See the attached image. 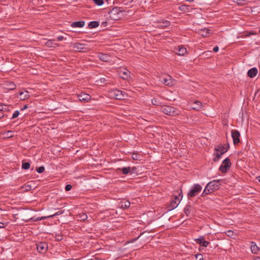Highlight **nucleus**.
<instances>
[{"mask_svg": "<svg viewBox=\"0 0 260 260\" xmlns=\"http://www.w3.org/2000/svg\"><path fill=\"white\" fill-rule=\"evenodd\" d=\"M220 185V180H212L206 185L202 194V197H205L214 191L217 190Z\"/></svg>", "mask_w": 260, "mask_h": 260, "instance_id": "f257e3e1", "label": "nucleus"}, {"mask_svg": "<svg viewBox=\"0 0 260 260\" xmlns=\"http://www.w3.org/2000/svg\"><path fill=\"white\" fill-rule=\"evenodd\" d=\"M109 97L118 100H122L127 97V94L124 92L117 89H112L108 91Z\"/></svg>", "mask_w": 260, "mask_h": 260, "instance_id": "f03ea898", "label": "nucleus"}, {"mask_svg": "<svg viewBox=\"0 0 260 260\" xmlns=\"http://www.w3.org/2000/svg\"><path fill=\"white\" fill-rule=\"evenodd\" d=\"M161 111L164 114L171 116H175L181 113L179 110L170 106H162L161 108Z\"/></svg>", "mask_w": 260, "mask_h": 260, "instance_id": "7ed1b4c3", "label": "nucleus"}, {"mask_svg": "<svg viewBox=\"0 0 260 260\" xmlns=\"http://www.w3.org/2000/svg\"><path fill=\"white\" fill-rule=\"evenodd\" d=\"M202 189V187L199 184H196L191 187L190 191L188 192V198H192L197 196Z\"/></svg>", "mask_w": 260, "mask_h": 260, "instance_id": "20e7f679", "label": "nucleus"}, {"mask_svg": "<svg viewBox=\"0 0 260 260\" xmlns=\"http://www.w3.org/2000/svg\"><path fill=\"white\" fill-rule=\"evenodd\" d=\"M231 162L229 158H226L223 161L220 167L219 170L222 173H226L228 169L230 168Z\"/></svg>", "mask_w": 260, "mask_h": 260, "instance_id": "39448f33", "label": "nucleus"}, {"mask_svg": "<svg viewBox=\"0 0 260 260\" xmlns=\"http://www.w3.org/2000/svg\"><path fill=\"white\" fill-rule=\"evenodd\" d=\"M48 244L44 242H40L37 244V249L39 252L45 253L48 250Z\"/></svg>", "mask_w": 260, "mask_h": 260, "instance_id": "423d86ee", "label": "nucleus"}, {"mask_svg": "<svg viewBox=\"0 0 260 260\" xmlns=\"http://www.w3.org/2000/svg\"><path fill=\"white\" fill-rule=\"evenodd\" d=\"M232 137L233 140V143L234 145H237L240 142V133L236 129H233L231 131Z\"/></svg>", "mask_w": 260, "mask_h": 260, "instance_id": "0eeeda50", "label": "nucleus"}, {"mask_svg": "<svg viewBox=\"0 0 260 260\" xmlns=\"http://www.w3.org/2000/svg\"><path fill=\"white\" fill-rule=\"evenodd\" d=\"M181 198H182V196H181ZM181 199L182 198L180 199L179 197L175 196L174 199L170 201V209L169 210H171L176 208L178 206L179 203L180 202Z\"/></svg>", "mask_w": 260, "mask_h": 260, "instance_id": "6e6552de", "label": "nucleus"}, {"mask_svg": "<svg viewBox=\"0 0 260 260\" xmlns=\"http://www.w3.org/2000/svg\"><path fill=\"white\" fill-rule=\"evenodd\" d=\"M131 72L127 69L119 71V75L124 80H128L130 78Z\"/></svg>", "mask_w": 260, "mask_h": 260, "instance_id": "1a4fd4ad", "label": "nucleus"}, {"mask_svg": "<svg viewBox=\"0 0 260 260\" xmlns=\"http://www.w3.org/2000/svg\"><path fill=\"white\" fill-rule=\"evenodd\" d=\"M78 98L81 102H88L90 100L91 96L87 93H81L78 95Z\"/></svg>", "mask_w": 260, "mask_h": 260, "instance_id": "9d476101", "label": "nucleus"}, {"mask_svg": "<svg viewBox=\"0 0 260 260\" xmlns=\"http://www.w3.org/2000/svg\"><path fill=\"white\" fill-rule=\"evenodd\" d=\"M73 48L78 51H85L87 49V48L84 44L75 43L73 45Z\"/></svg>", "mask_w": 260, "mask_h": 260, "instance_id": "9b49d317", "label": "nucleus"}, {"mask_svg": "<svg viewBox=\"0 0 260 260\" xmlns=\"http://www.w3.org/2000/svg\"><path fill=\"white\" fill-rule=\"evenodd\" d=\"M175 52L178 55L184 56L186 54L187 50L185 47L179 46L178 48L175 49Z\"/></svg>", "mask_w": 260, "mask_h": 260, "instance_id": "f8f14e48", "label": "nucleus"}, {"mask_svg": "<svg viewBox=\"0 0 260 260\" xmlns=\"http://www.w3.org/2000/svg\"><path fill=\"white\" fill-rule=\"evenodd\" d=\"M197 243L202 245L203 247H207L210 244V242L206 241L203 237H200L199 238L195 240Z\"/></svg>", "mask_w": 260, "mask_h": 260, "instance_id": "ddd939ff", "label": "nucleus"}, {"mask_svg": "<svg viewBox=\"0 0 260 260\" xmlns=\"http://www.w3.org/2000/svg\"><path fill=\"white\" fill-rule=\"evenodd\" d=\"M229 147H230V145L229 144H227L226 147H225L222 145H219L215 147V150L217 152H223V153H224L226 151H228Z\"/></svg>", "mask_w": 260, "mask_h": 260, "instance_id": "4468645a", "label": "nucleus"}, {"mask_svg": "<svg viewBox=\"0 0 260 260\" xmlns=\"http://www.w3.org/2000/svg\"><path fill=\"white\" fill-rule=\"evenodd\" d=\"M130 205L131 203L128 201L123 200L119 203L118 207L122 209H127L130 206Z\"/></svg>", "mask_w": 260, "mask_h": 260, "instance_id": "2eb2a0df", "label": "nucleus"}, {"mask_svg": "<svg viewBox=\"0 0 260 260\" xmlns=\"http://www.w3.org/2000/svg\"><path fill=\"white\" fill-rule=\"evenodd\" d=\"M98 57L100 60L105 62H108L111 60L110 56L107 54L99 53L98 54Z\"/></svg>", "mask_w": 260, "mask_h": 260, "instance_id": "dca6fc26", "label": "nucleus"}, {"mask_svg": "<svg viewBox=\"0 0 260 260\" xmlns=\"http://www.w3.org/2000/svg\"><path fill=\"white\" fill-rule=\"evenodd\" d=\"M20 99L22 101L28 99L30 97L28 92L27 90L20 91L19 92Z\"/></svg>", "mask_w": 260, "mask_h": 260, "instance_id": "f3484780", "label": "nucleus"}, {"mask_svg": "<svg viewBox=\"0 0 260 260\" xmlns=\"http://www.w3.org/2000/svg\"><path fill=\"white\" fill-rule=\"evenodd\" d=\"M194 106L192 109L197 111H200L203 107L202 103L199 101H195L193 103Z\"/></svg>", "mask_w": 260, "mask_h": 260, "instance_id": "a211bd4d", "label": "nucleus"}, {"mask_svg": "<svg viewBox=\"0 0 260 260\" xmlns=\"http://www.w3.org/2000/svg\"><path fill=\"white\" fill-rule=\"evenodd\" d=\"M250 248L251 251L253 253H257V252L259 250V248L256 245L255 242H250Z\"/></svg>", "mask_w": 260, "mask_h": 260, "instance_id": "6ab92c4d", "label": "nucleus"}, {"mask_svg": "<svg viewBox=\"0 0 260 260\" xmlns=\"http://www.w3.org/2000/svg\"><path fill=\"white\" fill-rule=\"evenodd\" d=\"M257 74V69L256 68H253L251 69H250L248 72L247 75L250 78H253Z\"/></svg>", "mask_w": 260, "mask_h": 260, "instance_id": "aec40b11", "label": "nucleus"}, {"mask_svg": "<svg viewBox=\"0 0 260 260\" xmlns=\"http://www.w3.org/2000/svg\"><path fill=\"white\" fill-rule=\"evenodd\" d=\"M54 40H49L48 41H47L45 43V45L48 47H53V48H56V47H58L59 46V44L54 43Z\"/></svg>", "mask_w": 260, "mask_h": 260, "instance_id": "412c9836", "label": "nucleus"}, {"mask_svg": "<svg viewBox=\"0 0 260 260\" xmlns=\"http://www.w3.org/2000/svg\"><path fill=\"white\" fill-rule=\"evenodd\" d=\"M161 81L165 85H168V86H172L173 85V81L172 80V78L170 76H169L168 77H167L166 78H163Z\"/></svg>", "mask_w": 260, "mask_h": 260, "instance_id": "4be33fe9", "label": "nucleus"}, {"mask_svg": "<svg viewBox=\"0 0 260 260\" xmlns=\"http://www.w3.org/2000/svg\"><path fill=\"white\" fill-rule=\"evenodd\" d=\"M85 25L84 21H79L73 22L71 26L73 27H82Z\"/></svg>", "mask_w": 260, "mask_h": 260, "instance_id": "5701e85b", "label": "nucleus"}, {"mask_svg": "<svg viewBox=\"0 0 260 260\" xmlns=\"http://www.w3.org/2000/svg\"><path fill=\"white\" fill-rule=\"evenodd\" d=\"M158 27L161 28H165L169 26L170 25V22L167 20H164L158 23Z\"/></svg>", "mask_w": 260, "mask_h": 260, "instance_id": "b1692460", "label": "nucleus"}, {"mask_svg": "<svg viewBox=\"0 0 260 260\" xmlns=\"http://www.w3.org/2000/svg\"><path fill=\"white\" fill-rule=\"evenodd\" d=\"M63 213V212L62 211H58L56 213H55V214H53V215H49L48 216H44V217H41L40 218H38L37 219V220H42V219H46V218H51V217H53L54 216H57V215H60L61 214H62Z\"/></svg>", "mask_w": 260, "mask_h": 260, "instance_id": "393cba45", "label": "nucleus"}, {"mask_svg": "<svg viewBox=\"0 0 260 260\" xmlns=\"http://www.w3.org/2000/svg\"><path fill=\"white\" fill-rule=\"evenodd\" d=\"M77 217L78 218V219L80 221H84V220H86L87 218V215L85 213H81L79 214L77 216Z\"/></svg>", "mask_w": 260, "mask_h": 260, "instance_id": "a878e982", "label": "nucleus"}, {"mask_svg": "<svg viewBox=\"0 0 260 260\" xmlns=\"http://www.w3.org/2000/svg\"><path fill=\"white\" fill-rule=\"evenodd\" d=\"M118 170H120V171H121L123 174L124 175H127L129 173H130V172L131 171V168L129 167H124L123 168H121V169H118Z\"/></svg>", "mask_w": 260, "mask_h": 260, "instance_id": "bb28decb", "label": "nucleus"}, {"mask_svg": "<svg viewBox=\"0 0 260 260\" xmlns=\"http://www.w3.org/2000/svg\"><path fill=\"white\" fill-rule=\"evenodd\" d=\"M226 235L229 237H231L233 239H235L236 237L237 234L234 231L229 230L226 232H225Z\"/></svg>", "mask_w": 260, "mask_h": 260, "instance_id": "cd10ccee", "label": "nucleus"}, {"mask_svg": "<svg viewBox=\"0 0 260 260\" xmlns=\"http://www.w3.org/2000/svg\"><path fill=\"white\" fill-rule=\"evenodd\" d=\"M99 25V22L96 21H93L89 22L88 24V27L89 28H93L97 27Z\"/></svg>", "mask_w": 260, "mask_h": 260, "instance_id": "c85d7f7f", "label": "nucleus"}, {"mask_svg": "<svg viewBox=\"0 0 260 260\" xmlns=\"http://www.w3.org/2000/svg\"><path fill=\"white\" fill-rule=\"evenodd\" d=\"M189 9V6L185 5H182L179 7V10L182 12H187Z\"/></svg>", "mask_w": 260, "mask_h": 260, "instance_id": "c756f323", "label": "nucleus"}, {"mask_svg": "<svg viewBox=\"0 0 260 260\" xmlns=\"http://www.w3.org/2000/svg\"><path fill=\"white\" fill-rule=\"evenodd\" d=\"M190 209H191V206L190 205H187L185 208H184V212L186 214V215L187 216H188L190 212H191V210H190Z\"/></svg>", "mask_w": 260, "mask_h": 260, "instance_id": "7c9ffc66", "label": "nucleus"}, {"mask_svg": "<svg viewBox=\"0 0 260 260\" xmlns=\"http://www.w3.org/2000/svg\"><path fill=\"white\" fill-rule=\"evenodd\" d=\"M153 105L155 106H161V103L157 98H153L151 100Z\"/></svg>", "mask_w": 260, "mask_h": 260, "instance_id": "2f4dec72", "label": "nucleus"}, {"mask_svg": "<svg viewBox=\"0 0 260 260\" xmlns=\"http://www.w3.org/2000/svg\"><path fill=\"white\" fill-rule=\"evenodd\" d=\"M131 157L133 160H140L141 156L137 153H134L132 154Z\"/></svg>", "mask_w": 260, "mask_h": 260, "instance_id": "473e14b6", "label": "nucleus"}, {"mask_svg": "<svg viewBox=\"0 0 260 260\" xmlns=\"http://www.w3.org/2000/svg\"><path fill=\"white\" fill-rule=\"evenodd\" d=\"M30 165L28 162H22V168L24 170H27L30 168Z\"/></svg>", "mask_w": 260, "mask_h": 260, "instance_id": "72a5a7b5", "label": "nucleus"}, {"mask_svg": "<svg viewBox=\"0 0 260 260\" xmlns=\"http://www.w3.org/2000/svg\"><path fill=\"white\" fill-rule=\"evenodd\" d=\"M249 2V0H237V3L239 5H244Z\"/></svg>", "mask_w": 260, "mask_h": 260, "instance_id": "f704fd0d", "label": "nucleus"}, {"mask_svg": "<svg viewBox=\"0 0 260 260\" xmlns=\"http://www.w3.org/2000/svg\"><path fill=\"white\" fill-rule=\"evenodd\" d=\"M16 85L13 82H11L8 84V89L9 90H14L16 88Z\"/></svg>", "mask_w": 260, "mask_h": 260, "instance_id": "c9c22d12", "label": "nucleus"}, {"mask_svg": "<svg viewBox=\"0 0 260 260\" xmlns=\"http://www.w3.org/2000/svg\"><path fill=\"white\" fill-rule=\"evenodd\" d=\"M94 4L99 6H101L104 4L103 0H92Z\"/></svg>", "mask_w": 260, "mask_h": 260, "instance_id": "e433bc0d", "label": "nucleus"}, {"mask_svg": "<svg viewBox=\"0 0 260 260\" xmlns=\"http://www.w3.org/2000/svg\"><path fill=\"white\" fill-rule=\"evenodd\" d=\"M223 152H217L216 155V158H214V160L215 161H218L219 158H220L221 156L223 154Z\"/></svg>", "mask_w": 260, "mask_h": 260, "instance_id": "4c0bfd02", "label": "nucleus"}, {"mask_svg": "<svg viewBox=\"0 0 260 260\" xmlns=\"http://www.w3.org/2000/svg\"><path fill=\"white\" fill-rule=\"evenodd\" d=\"M45 171V168L43 166L40 167L36 169V171L38 173H42Z\"/></svg>", "mask_w": 260, "mask_h": 260, "instance_id": "58836bf2", "label": "nucleus"}, {"mask_svg": "<svg viewBox=\"0 0 260 260\" xmlns=\"http://www.w3.org/2000/svg\"><path fill=\"white\" fill-rule=\"evenodd\" d=\"M55 238L56 241H60L62 239V236L61 235V234H56Z\"/></svg>", "mask_w": 260, "mask_h": 260, "instance_id": "ea45409f", "label": "nucleus"}, {"mask_svg": "<svg viewBox=\"0 0 260 260\" xmlns=\"http://www.w3.org/2000/svg\"><path fill=\"white\" fill-rule=\"evenodd\" d=\"M196 260H203V256L202 254H197L195 255Z\"/></svg>", "mask_w": 260, "mask_h": 260, "instance_id": "a19ab883", "label": "nucleus"}, {"mask_svg": "<svg viewBox=\"0 0 260 260\" xmlns=\"http://www.w3.org/2000/svg\"><path fill=\"white\" fill-rule=\"evenodd\" d=\"M5 135H6V137L7 138H11L13 137L12 132L10 131L6 132Z\"/></svg>", "mask_w": 260, "mask_h": 260, "instance_id": "79ce46f5", "label": "nucleus"}, {"mask_svg": "<svg viewBox=\"0 0 260 260\" xmlns=\"http://www.w3.org/2000/svg\"><path fill=\"white\" fill-rule=\"evenodd\" d=\"M23 188H25V190L29 191L31 189V186L30 184H25Z\"/></svg>", "mask_w": 260, "mask_h": 260, "instance_id": "37998d69", "label": "nucleus"}, {"mask_svg": "<svg viewBox=\"0 0 260 260\" xmlns=\"http://www.w3.org/2000/svg\"><path fill=\"white\" fill-rule=\"evenodd\" d=\"M19 115V111L18 110L15 111L12 116V118H15L18 116Z\"/></svg>", "mask_w": 260, "mask_h": 260, "instance_id": "c03bdc74", "label": "nucleus"}, {"mask_svg": "<svg viewBox=\"0 0 260 260\" xmlns=\"http://www.w3.org/2000/svg\"><path fill=\"white\" fill-rule=\"evenodd\" d=\"M72 188V186L71 184H68L66 186L65 189L66 191H70Z\"/></svg>", "mask_w": 260, "mask_h": 260, "instance_id": "a18cd8bd", "label": "nucleus"}, {"mask_svg": "<svg viewBox=\"0 0 260 260\" xmlns=\"http://www.w3.org/2000/svg\"><path fill=\"white\" fill-rule=\"evenodd\" d=\"M209 29H206V31H205L204 30H203V33L201 35L204 36V37H206L207 36V35L209 34Z\"/></svg>", "mask_w": 260, "mask_h": 260, "instance_id": "49530a36", "label": "nucleus"}, {"mask_svg": "<svg viewBox=\"0 0 260 260\" xmlns=\"http://www.w3.org/2000/svg\"><path fill=\"white\" fill-rule=\"evenodd\" d=\"M136 170H137V168L136 167H133L131 168V171L130 172V173L131 174H133L136 172Z\"/></svg>", "mask_w": 260, "mask_h": 260, "instance_id": "de8ad7c7", "label": "nucleus"}, {"mask_svg": "<svg viewBox=\"0 0 260 260\" xmlns=\"http://www.w3.org/2000/svg\"><path fill=\"white\" fill-rule=\"evenodd\" d=\"M64 39V37L62 36H60L57 37V40L58 41H61Z\"/></svg>", "mask_w": 260, "mask_h": 260, "instance_id": "09e8293b", "label": "nucleus"}, {"mask_svg": "<svg viewBox=\"0 0 260 260\" xmlns=\"http://www.w3.org/2000/svg\"><path fill=\"white\" fill-rule=\"evenodd\" d=\"M218 50H219V48L217 46H215L213 49V51H214L215 52H217L218 51Z\"/></svg>", "mask_w": 260, "mask_h": 260, "instance_id": "8fccbe9b", "label": "nucleus"}, {"mask_svg": "<svg viewBox=\"0 0 260 260\" xmlns=\"http://www.w3.org/2000/svg\"><path fill=\"white\" fill-rule=\"evenodd\" d=\"M28 108V106L27 105H25L23 106L22 108H21V110L23 111L24 110Z\"/></svg>", "mask_w": 260, "mask_h": 260, "instance_id": "3c124183", "label": "nucleus"}, {"mask_svg": "<svg viewBox=\"0 0 260 260\" xmlns=\"http://www.w3.org/2000/svg\"><path fill=\"white\" fill-rule=\"evenodd\" d=\"M256 32H254V31H251L249 32L248 35H256Z\"/></svg>", "mask_w": 260, "mask_h": 260, "instance_id": "603ef678", "label": "nucleus"}, {"mask_svg": "<svg viewBox=\"0 0 260 260\" xmlns=\"http://www.w3.org/2000/svg\"><path fill=\"white\" fill-rule=\"evenodd\" d=\"M5 223L3 222H0V228H5Z\"/></svg>", "mask_w": 260, "mask_h": 260, "instance_id": "864d4df0", "label": "nucleus"}, {"mask_svg": "<svg viewBox=\"0 0 260 260\" xmlns=\"http://www.w3.org/2000/svg\"><path fill=\"white\" fill-rule=\"evenodd\" d=\"M142 234H141L137 238L134 239L132 240V242L136 241L139 237L142 235Z\"/></svg>", "mask_w": 260, "mask_h": 260, "instance_id": "5fc2aeb1", "label": "nucleus"}, {"mask_svg": "<svg viewBox=\"0 0 260 260\" xmlns=\"http://www.w3.org/2000/svg\"><path fill=\"white\" fill-rule=\"evenodd\" d=\"M101 82L105 83L106 82V79L104 78H101Z\"/></svg>", "mask_w": 260, "mask_h": 260, "instance_id": "6e6d98bb", "label": "nucleus"}, {"mask_svg": "<svg viewBox=\"0 0 260 260\" xmlns=\"http://www.w3.org/2000/svg\"><path fill=\"white\" fill-rule=\"evenodd\" d=\"M117 9L116 8H113L112 10V12H117Z\"/></svg>", "mask_w": 260, "mask_h": 260, "instance_id": "4d7b16f0", "label": "nucleus"}, {"mask_svg": "<svg viewBox=\"0 0 260 260\" xmlns=\"http://www.w3.org/2000/svg\"><path fill=\"white\" fill-rule=\"evenodd\" d=\"M89 260H100L99 259H98V258L96 257H95V258H92V259H89Z\"/></svg>", "mask_w": 260, "mask_h": 260, "instance_id": "13d9d810", "label": "nucleus"}, {"mask_svg": "<svg viewBox=\"0 0 260 260\" xmlns=\"http://www.w3.org/2000/svg\"><path fill=\"white\" fill-rule=\"evenodd\" d=\"M254 260H260V257H256V258H255L254 259Z\"/></svg>", "mask_w": 260, "mask_h": 260, "instance_id": "bf43d9fd", "label": "nucleus"}, {"mask_svg": "<svg viewBox=\"0 0 260 260\" xmlns=\"http://www.w3.org/2000/svg\"><path fill=\"white\" fill-rule=\"evenodd\" d=\"M257 180L260 182V176H258V177H257Z\"/></svg>", "mask_w": 260, "mask_h": 260, "instance_id": "052dcab7", "label": "nucleus"}, {"mask_svg": "<svg viewBox=\"0 0 260 260\" xmlns=\"http://www.w3.org/2000/svg\"><path fill=\"white\" fill-rule=\"evenodd\" d=\"M186 1L189 2H193L194 0H186Z\"/></svg>", "mask_w": 260, "mask_h": 260, "instance_id": "680f3d73", "label": "nucleus"}, {"mask_svg": "<svg viewBox=\"0 0 260 260\" xmlns=\"http://www.w3.org/2000/svg\"><path fill=\"white\" fill-rule=\"evenodd\" d=\"M67 260H74V259L73 258H70V259H68Z\"/></svg>", "mask_w": 260, "mask_h": 260, "instance_id": "e2e57ef3", "label": "nucleus"}, {"mask_svg": "<svg viewBox=\"0 0 260 260\" xmlns=\"http://www.w3.org/2000/svg\"><path fill=\"white\" fill-rule=\"evenodd\" d=\"M237 0H234V2L237 3Z\"/></svg>", "mask_w": 260, "mask_h": 260, "instance_id": "0e129e2a", "label": "nucleus"}, {"mask_svg": "<svg viewBox=\"0 0 260 260\" xmlns=\"http://www.w3.org/2000/svg\"><path fill=\"white\" fill-rule=\"evenodd\" d=\"M259 33L260 34V29H259Z\"/></svg>", "mask_w": 260, "mask_h": 260, "instance_id": "69168bd1", "label": "nucleus"}, {"mask_svg": "<svg viewBox=\"0 0 260 260\" xmlns=\"http://www.w3.org/2000/svg\"><path fill=\"white\" fill-rule=\"evenodd\" d=\"M0 110H2V109H1V107H0Z\"/></svg>", "mask_w": 260, "mask_h": 260, "instance_id": "338daca9", "label": "nucleus"}, {"mask_svg": "<svg viewBox=\"0 0 260 260\" xmlns=\"http://www.w3.org/2000/svg\"><path fill=\"white\" fill-rule=\"evenodd\" d=\"M0 110H2V109H1V107H0Z\"/></svg>", "mask_w": 260, "mask_h": 260, "instance_id": "774afa93", "label": "nucleus"}]
</instances>
